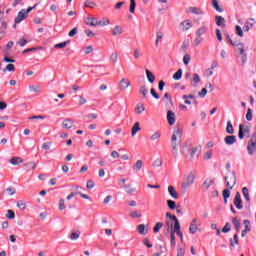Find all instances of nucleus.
<instances>
[{"instance_id":"nucleus-1","label":"nucleus","mask_w":256,"mask_h":256,"mask_svg":"<svg viewBox=\"0 0 256 256\" xmlns=\"http://www.w3.org/2000/svg\"><path fill=\"white\" fill-rule=\"evenodd\" d=\"M182 139L183 129L179 126H176L173 130L170 142V145L172 147V155H174V159H177V157H179V145H181Z\"/></svg>"},{"instance_id":"nucleus-2","label":"nucleus","mask_w":256,"mask_h":256,"mask_svg":"<svg viewBox=\"0 0 256 256\" xmlns=\"http://www.w3.org/2000/svg\"><path fill=\"white\" fill-rule=\"evenodd\" d=\"M193 183H195V172H189L185 176V178L181 184L182 193H187V190L189 189V187L191 185H193Z\"/></svg>"},{"instance_id":"nucleus-3","label":"nucleus","mask_w":256,"mask_h":256,"mask_svg":"<svg viewBox=\"0 0 256 256\" xmlns=\"http://www.w3.org/2000/svg\"><path fill=\"white\" fill-rule=\"evenodd\" d=\"M167 226V234H169L170 239V245L172 249H175L177 245V241L175 240V235H177V232H175V226L173 227V224H171L169 221H166Z\"/></svg>"},{"instance_id":"nucleus-4","label":"nucleus","mask_w":256,"mask_h":256,"mask_svg":"<svg viewBox=\"0 0 256 256\" xmlns=\"http://www.w3.org/2000/svg\"><path fill=\"white\" fill-rule=\"evenodd\" d=\"M30 11H33V7H29L27 10H21L15 18V24L13 25L14 29L17 28V23H21V21L27 19V15H29Z\"/></svg>"},{"instance_id":"nucleus-5","label":"nucleus","mask_w":256,"mask_h":256,"mask_svg":"<svg viewBox=\"0 0 256 256\" xmlns=\"http://www.w3.org/2000/svg\"><path fill=\"white\" fill-rule=\"evenodd\" d=\"M182 153L185 155L186 159H193L197 153V148L187 147V143L182 146Z\"/></svg>"},{"instance_id":"nucleus-6","label":"nucleus","mask_w":256,"mask_h":256,"mask_svg":"<svg viewBox=\"0 0 256 256\" xmlns=\"http://www.w3.org/2000/svg\"><path fill=\"white\" fill-rule=\"evenodd\" d=\"M199 227H201V220L199 218H193L190 222L189 233L195 235V233L200 231Z\"/></svg>"},{"instance_id":"nucleus-7","label":"nucleus","mask_w":256,"mask_h":256,"mask_svg":"<svg viewBox=\"0 0 256 256\" xmlns=\"http://www.w3.org/2000/svg\"><path fill=\"white\" fill-rule=\"evenodd\" d=\"M225 181H226V187L228 189H233L235 187V185L237 184V177L235 176V173L230 172L225 177Z\"/></svg>"},{"instance_id":"nucleus-8","label":"nucleus","mask_w":256,"mask_h":256,"mask_svg":"<svg viewBox=\"0 0 256 256\" xmlns=\"http://www.w3.org/2000/svg\"><path fill=\"white\" fill-rule=\"evenodd\" d=\"M236 51H239L240 55H242V63H245L247 61V54H245V44L238 43L235 44Z\"/></svg>"},{"instance_id":"nucleus-9","label":"nucleus","mask_w":256,"mask_h":256,"mask_svg":"<svg viewBox=\"0 0 256 256\" xmlns=\"http://www.w3.org/2000/svg\"><path fill=\"white\" fill-rule=\"evenodd\" d=\"M247 135H249V126L240 124L238 133L239 139H243Z\"/></svg>"},{"instance_id":"nucleus-10","label":"nucleus","mask_w":256,"mask_h":256,"mask_svg":"<svg viewBox=\"0 0 256 256\" xmlns=\"http://www.w3.org/2000/svg\"><path fill=\"white\" fill-rule=\"evenodd\" d=\"M234 205L239 211L243 209V200L241 199V194L239 192H237L234 197Z\"/></svg>"},{"instance_id":"nucleus-11","label":"nucleus","mask_w":256,"mask_h":256,"mask_svg":"<svg viewBox=\"0 0 256 256\" xmlns=\"http://www.w3.org/2000/svg\"><path fill=\"white\" fill-rule=\"evenodd\" d=\"M255 24H256V20L255 18H249L245 24H244V31H249L250 29H253L255 27Z\"/></svg>"},{"instance_id":"nucleus-12","label":"nucleus","mask_w":256,"mask_h":256,"mask_svg":"<svg viewBox=\"0 0 256 256\" xmlns=\"http://www.w3.org/2000/svg\"><path fill=\"white\" fill-rule=\"evenodd\" d=\"M187 13H191L192 15H204L205 12L199 7L191 6L188 8Z\"/></svg>"},{"instance_id":"nucleus-13","label":"nucleus","mask_w":256,"mask_h":256,"mask_svg":"<svg viewBox=\"0 0 256 256\" xmlns=\"http://www.w3.org/2000/svg\"><path fill=\"white\" fill-rule=\"evenodd\" d=\"M131 83L127 78H122L119 83V89L121 91H125V89H129Z\"/></svg>"},{"instance_id":"nucleus-14","label":"nucleus","mask_w":256,"mask_h":256,"mask_svg":"<svg viewBox=\"0 0 256 256\" xmlns=\"http://www.w3.org/2000/svg\"><path fill=\"white\" fill-rule=\"evenodd\" d=\"M190 83L192 85V87H197V85H199V83H201V76H199V74L194 73L192 75V78L190 79Z\"/></svg>"},{"instance_id":"nucleus-15","label":"nucleus","mask_w":256,"mask_h":256,"mask_svg":"<svg viewBox=\"0 0 256 256\" xmlns=\"http://www.w3.org/2000/svg\"><path fill=\"white\" fill-rule=\"evenodd\" d=\"M180 26L182 27V30L189 31V29L193 27V22H191V20H184L180 23Z\"/></svg>"},{"instance_id":"nucleus-16","label":"nucleus","mask_w":256,"mask_h":256,"mask_svg":"<svg viewBox=\"0 0 256 256\" xmlns=\"http://www.w3.org/2000/svg\"><path fill=\"white\" fill-rule=\"evenodd\" d=\"M168 193L172 199H179V192L173 186H168Z\"/></svg>"},{"instance_id":"nucleus-17","label":"nucleus","mask_w":256,"mask_h":256,"mask_svg":"<svg viewBox=\"0 0 256 256\" xmlns=\"http://www.w3.org/2000/svg\"><path fill=\"white\" fill-rule=\"evenodd\" d=\"M247 150H248L249 155H253V153H255V151H256V141L251 140L248 143Z\"/></svg>"},{"instance_id":"nucleus-18","label":"nucleus","mask_w":256,"mask_h":256,"mask_svg":"<svg viewBox=\"0 0 256 256\" xmlns=\"http://www.w3.org/2000/svg\"><path fill=\"white\" fill-rule=\"evenodd\" d=\"M224 143H226V145H234V143H237V137L233 135L226 136L224 138Z\"/></svg>"},{"instance_id":"nucleus-19","label":"nucleus","mask_w":256,"mask_h":256,"mask_svg":"<svg viewBox=\"0 0 256 256\" xmlns=\"http://www.w3.org/2000/svg\"><path fill=\"white\" fill-rule=\"evenodd\" d=\"M207 31H209V27L208 26H200L196 32L195 35H198L200 37H203V35H205V33H207Z\"/></svg>"},{"instance_id":"nucleus-20","label":"nucleus","mask_w":256,"mask_h":256,"mask_svg":"<svg viewBox=\"0 0 256 256\" xmlns=\"http://www.w3.org/2000/svg\"><path fill=\"white\" fill-rule=\"evenodd\" d=\"M167 121L169 125H175V113L171 110L167 113Z\"/></svg>"},{"instance_id":"nucleus-21","label":"nucleus","mask_w":256,"mask_h":256,"mask_svg":"<svg viewBox=\"0 0 256 256\" xmlns=\"http://www.w3.org/2000/svg\"><path fill=\"white\" fill-rule=\"evenodd\" d=\"M63 129H71L73 127V119L67 118L62 122Z\"/></svg>"},{"instance_id":"nucleus-22","label":"nucleus","mask_w":256,"mask_h":256,"mask_svg":"<svg viewBox=\"0 0 256 256\" xmlns=\"http://www.w3.org/2000/svg\"><path fill=\"white\" fill-rule=\"evenodd\" d=\"M139 131H141V124L139 122H136L131 129L132 137H135V135H137Z\"/></svg>"},{"instance_id":"nucleus-23","label":"nucleus","mask_w":256,"mask_h":256,"mask_svg":"<svg viewBox=\"0 0 256 256\" xmlns=\"http://www.w3.org/2000/svg\"><path fill=\"white\" fill-rule=\"evenodd\" d=\"M99 20L95 17H89L86 19V25H90L91 27H97Z\"/></svg>"},{"instance_id":"nucleus-24","label":"nucleus","mask_w":256,"mask_h":256,"mask_svg":"<svg viewBox=\"0 0 256 256\" xmlns=\"http://www.w3.org/2000/svg\"><path fill=\"white\" fill-rule=\"evenodd\" d=\"M137 231L140 235H147L149 230L145 227V224H139L137 226Z\"/></svg>"},{"instance_id":"nucleus-25","label":"nucleus","mask_w":256,"mask_h":256,"mask_svg":"<svg viewBox=\"0 0 256 256\" xmlns=\"http://www.w3.org/2000/svg\"><path fill=\"white\" fill-rule=\"evenodd\" d=\"M123 33V28L119 25H116L113 29H112V35L114 37H118V35H121Z\"/></svg>"},{"instance_id":"nucleus-26","label":"nucleus","mask_w":256,"mask_h":256,"mask_svg":"<svg viewBox=\"0 0 256 256\" xmlns=\"http://www.w3.org/2000/svg\"><path fill=\"white\" fill-rule=\"evenodd\" d=\"M161 139V132L159 131H155L152 133V135L150 136V141H152L153 143L159 141Z\"/></svg>"},{"instance_id":"nucleus-27","label":"nucleus","mask_w":256,"mask_h":256,"mask_svg":"<svg viewBox=\"0 0 256 256\" xmlns=\"http://www.w3.org/2000/svg\"><path fill=\"white\" fill-rule=\"evenodd\" d=\"M242 194H243L245 201H247V203H251V197L249 196V188L248 187L242 188Z\"/></svg>"},{"instance_id":"nucleus-28","label":"nucleus","mask_w":256,"mask_h":256,"mask_svg":"<svg viewBox=\"0 0 256 256\" xmlns=\"http://www.w3.org/2000/svg\"><path fill=\"white\" fill-rule=\"evenodd\" d=\"M174 233H176V235H178V237H180V241L183 242V232H181V224H176L174 226Z\"/></svg>"},{"instance_id":"nucleus-29","label":"nucleus","mask_w":256,"mask_h":256,"mask_svg":"<svg viewBox=\"0 0 256 256\" xmlns=\"http://www.w3.org/2000/svg\"><path fill=\"white\" fill-rule=\"evenodd\" d=\"M212 7L217 11L218 13H223V8H220L219 6V0H211Z\"/></svg>"},{"instance_id":"nucleus-30","label":"nucleus","mask_w":256,"mask_h":256,"mask_svg":"<svg viewBox=\"0 0 256 256\" xmlns=\"http://www.w3.org/2000/svg\"><path fill=\"white\" fill-rule=\"evenodd\" d=\"M146 77L149 83H155V75L149 69H146Z\"/></svg>"},{"instance_id":"nucleus-31","label":"nucleus","mask_w":256,"mask_h":256,"mask_svg":"<svg viewBox=\"0 0 256 256\" xmlns=\"http://www.w3.org/2000/svg\"><path fill=\"white\" fill-rule=\"evenodd\" d=\"M10 163H11V165H15V166L21 165V163H23V158H21V157H12L10 159Z\"/></svg>"},{"instance_id":"nucleus-32","label":"nucleus","mask_w":256,"mask_h":256,"mask_svg":"<svg viewBox=\"0 0 256 256\" xmlns=\"http://www.w3.org/2000/svg\"><path fill=\"white\" fill-rule=\"evenodd\" d=\"M215 19H216V25L218 27L225 28V18H223L222 16H216Z\"/></svg>"},{"instance_id":"nucleus-33","label":"nucleus","mask_w":256,"mask_h":256,"mask_svg":"<svg viewBox=\"0 0 256 256\" xmlns=\"http://www.w3.org/2000/svg\"><path fill=\"white\" fill-rule=\"evenodd\" d=\"M7 30V22L3 21L0 27V40L5 37V31Z\"/></svg>"},{"instance_id":"nucleus-34","label":"nucleus","mask_w":256,"mask_h":256,"mask_svg":"<svg viewBox=\"0 0 256 256\" xmlns=\"http://www.w3.org/2000/svg\"><path fill=\"white\" fill-rule=\"evenodd\" d=\"M166 217H167V219H171L172 221H174V227H176V225H181L179 223V219H177V216L172 215L171 213L167 212Z\"/></svg>"},{"instance_id":"nucleus-35","label":"nucleus","mask_w":256,"mask_h":256,"mask_svg":"<svg viewBox=\"0 0 256 256\" xmlns=\"http://www.w3.org/2000/svg\"><path fill=\"white\" fill-rule=\"evenodd\" d=\"M226 133H228L229 135H233V133H235V129L233 128V124L231 123V120H228L227 122Z\"/></svg>"},{"instance_id":"nucleus-36","label":"nucleus","mask_w":256,"mask_h":256,"mask_svg":"<svg viewBox=\"0 0 256 256\" xmlns=\"http://www.w3.org/2000/svg\"><path fill=\"white\" fill-rule=\"evenodd\" d=\"M145 111V106L141 103H138L136 104V107H135V113L137 115H141V113H143Z\"/></svg>"},{"instance_id":"nucleus-37","label":"nucleus","mask_w":256,"mask_h":256,"mask_svg":"<svg viewBox=\"0 0 256 256\" xmlns=\"http://www.w3.org/2000/svg\"><path fill=\"white\" fill-rule=\"evenodd\" d=\"M42 92H43V88L41 87V85L39 84L34 85L33 87L34 96L41 95Z\"/></svg>"},{"instance_id":"nucleus-38","label":"nucleus","mask_w":256,"mask_h":256,"mask_svg":"<svg viewBox=\"0 0 256 256\" xmlns=\"http://www.w3.org/2000/svg\"><path fill=\"white\" fill-rule=\"evenodd\" d=\"M79 237H81V232L78 231V230H75V231H73V232L70 234V239H71V241H77V239H79Z\"/></svg>"},{"instance_id":"nucleus-39","label":"nucleus","mask_w":256,"mask_h":256,"mask_svg":"<svg viewBox=\"0 0 256 256\" xmlns=\"http://www.w3.org/2000/svg\"><path fill=\"white\" fill-rule=\"evenodd\" d=\"M143 169V160H137L135 165H134V171L139 172Z\"/></svg>"},{"instance_id":"nucleus-40","label":"nucleus","mask_w":256,"mask_h":256,"mask_svg":"<svg viewBox=\"0 0 256 256\" xmlns=\"http://www.w3.org/2000/svg\"><path fill=\"white\" fill-rule=\"evenodd\" d=\"M110 61L115 65L117 61H119V54L117 52H112L110 55Z\"/></svg>"},{"instance_id":"nucleus-41","label":"nucleus","mask_w":256,"mask_h":256,"mask_svg":"<svg viewBox=\"0 0 256 256\" xmlns=\"http://www.w3.org/2000/svg\"><path fill=\"white\" fill-rule=\"evenodd\" d=\"M204 39L202 38V36L196 35V37L193 40V45L194 47H199L200 43H203Z\"/></svg>"},{"instance_id":"nucleus-42","label":"nucleus","mask_w":256,"mask_h":256,"mask_svg":"<svg viewBox=\"0 0 256 256\" xmlns=\"http://www.w3.org/2000/svg\"><path fill=\"white\" fill-rule=\"evenodd\" d=\"M98 25L100 27H107V25H111V21L107 18H103L102 20L98 21Z\"/></svg>"},{"instance_id":"nucleus-43","label":"nucleus","mask_w":256,"mask_h":256,"mask_svg":"<svg viewBox=\"0 0 256 256\" xmlns=\"http://www.w3.org/2000/svg\"><path fill=\"white\" fill-rule=\"evenodd\" d=\"M214 184H215V180L207 179L204 181L203 187H204V189H209V187H211V185H214Z\"/></svg>"},{"instance_id":"nucleus-44","label":"nucleus","mask_w":256,"mask_h":256,"mask_svg":"<svg viewBox=\"0 0 256 256\" xmlns=\"http://www.w3.org/2000/svg\"><path fill=\"white\" fill-rule=\"evenodd\" d=\"M165 36V34L162 31H157L156 32V41L155 45L156 47L159 45V41Z\"/></svg>"},{"instance_id":"nucleus-45","label":"nucleus","mask_w":256,"mask_h":256,"mask_svg":"<svg viewBox=\"0 0 256 256\" xmlns=\"http://www.w3.org/2000/svg\"><path fill=\"white\" fill-rule=\"evenodd\" d=\"M183 77V69H178V71L173 75L175 81H179Z\"/></svg>"},{"instance_id":"nucleus-46","label":"nucleus","mask_w":256,"mask_h":256,"mask_svg":"<svg viewBox=\"0 0 256 256\" xmlns=\"http://www.w3.org/2000/svg\"><path fill=\"white\" fill-rule=\"evenodd\" d=\"M232 223L235 226L237 233H239V231H241V222H239L237 218H233Z\"/></svg>"},{"instance_id":"nucleus-47","label":"nucleus","mask_w":256,"mask_h":256,"mask_svg":"<svg viewBox=\"0 0 256 256\" xmlns=\"http://www.w3.org/2000/svg\"><path fill=\"white\" fill-rule=\"evenodd\" d=\"M4 193H7L10 196L15 195V193H17V189H15V187H8L4 190Z\"/></svg>"},{"instance_id":"nucleus-48","label":"nucleus","mask_w":256,"mask_h":256,"mask_svg":"<svg viewBox=\"0 0 256 256\" xmlns=\"http://www.w3.org/2000/svg\"><path fill=\"white\" fill-rule=\"evenodd\" d=\"M231 247H235V245H239V236L237 234L234 235L233 239H230Z\"/></svg>"},{"instance_id":"nucleus-49","label":"nucleus","mask_w":256,"mask_h":256,"mask_svg":"<svg viewBox=\"0 0 256 256\" xmlns=\"http://www.w3.org/2000/svg\"><path fill=\"white\" fill-rule=\"evenodd\" d=\"M167 206L169 209H171V211L177 209V203L173 200H167Z\"/></svg>"},{"instance_id":"nucleus-50","label":"nucleus","mask_w":256,"mask_h":256,"mask_svg":"<svg viewBox=\"0 0 256 256\" xmlns=\"http://www.w3.org/2000/svg\"><path fill=\"white\" fill-rule=\"evenodd\" d=\"M163 229V223L162 222H157L153 228L154 233H159Z\"/></svg>"},{"instance_id":"nucleus-51","label":"nucleus","mask_w":256,"mask_h":256,"mask_svg":"<svg viewBox=\"0 0 256 256\" xmlns=\"http://www.w3.org/2000/svg\"><path fill=\"white\" fill-rule=\"evenodd\" d=\"M136 189L131 187V185H126L125 186V192L127 193V195H133V193H135Z\"/></svg>"},{"instance_id":"nucleus-52","label":"nucleus","mask_w":256,"mask_h":256,"mask_svg":"<svg viewBox=\"0 0 256 256\" xmlns=\"http://www.w3.org/2000/svg\"><path fill=\"white\" fill-rule=\"evenodd\" d=\"M213 157V150H208L207 152L204 153L203 159L205 161H209Z\"/></svg>"},{"instance_id":"nucleus-53","label":"nucleus","mask_w":256,"mask_h":256,"mask_svg":"<svg viewBox=\"0 0 256 256\" xmlns=\"http://www.w3.org/2000/svg\"><path fill=\"white\" fill-rule=\"evenodd\" d=\"M69 45V41H64L58 44H55V49H64V47H67Z\"/></svg>"},{"instance_id":"nucleus-54","label":"nucleus","mask_w":256,"mask_h":256,"mask_svg":"<svg viewBox=\"0 0 256 256\" xmlns=\"http://www.w3.org/2000/svg\"><path fill=\"white\" fill-rule=\"evenodd\" d=\"M16 206L18 207V209H21L22 211L25 210V208L27 207V205L25 204V201L23 200L18 201Z\"/></svg>"},{"instance_id":"nucleus-55","label":"nucleus","mask_w":256,"mask_h":256,"mask_svg":"<svg viewBox=\"0 0 256 256\" xmlns=\"http://www.w3.org/2000/svg\"><path fill=\"white\" fill-rule=\"evenodd\" d=\"M130 217H132L133 219H140L141 213H139V211L137 210H134L130 213Z\"/></svg>"},{"instance_id":"nucleus-56","label":"nucleus","mask_w":256,"mask_h":256,"mask_svg":"<svg viewBox=\"0 0 256 256\" xmlns=\"http://www.w3.org/2000/svg\"><path fill=\"white\" fill-rule=\"evenodd\" d=\"M139 93H141V95H143V97H147V93H149V91L147 90V87L145 86H141L139 89Z\"/></svg>"},{"instance_id":"nucleus-57","label":"nucleus","mask_w":256,"mask_h":256,"mask_svg":"<svg viewBox=\"0 0 256 256\" xmlns=\"http://www.w3.org/2000/svg\"><path fill=\"white\" fill-rule=\"evenodd\" d=\"M136 7H137V2H135V0H130V13H135Z\"/></svg>"},{"instance_id":"nucleus-58","label":"nucleus","mask_w":256,"mask_h":256,"mask_svg":"<svg viewBox=\"0 0 256 256\" xmlns=\"http://www.w3.org/2000/svg\"><path fill=\"white\" fill-rule=\"evenodd\" d=\"M152 165L153 167H161V165H163V160L161 158H157Z\"/></svg>"},{"instance_id":"nucleus-59","label":"nucleus","mask_w":256,"mask_h":256,"mask_svg":"<svg viewBox=\"0 0 256 256\" xmlns=\"http://www.w3.org/2000/svg\"><path fill=\"white\" fill-rule=\"evenodd\" d=\"M190 62H191V55H189V54L184 55V57H183L184 65H189Z\"/></svg>"},{"instance_id":"nucleus-60","label":"nucleus","mask_w":256,"mask_h":256,"mask_svg":"<svg viewBox=\"0 0 256 256\" xmlns=\"http://www.w3.org/2000/svg\"><path fill=\"white\" fill-rule=\"evenodd\" d=\"M85 104H87V99L84 96H80L79 101H78V105L81 107Z\"/></svg>"},{"instance_id":"nucleus-61","label":"nucleus","mask_w":256,"mask_h":256,"mask_svg":"<svg viewBox=\"0 0 256 256\" xmlns=\"http://www.w3.org/2000/svg\"><path fill=\"white\" fill-rule=\"evenodd\" d=\"M140 57H143V53H141V50L135 49L134 50V58L140 59Z\"/></svg>"},{"instance_id":"nucleus-62","label":"nucleus","mask_w":256,"mask_h":256,"mask_svg":"<svg viewBox=\"0 0 256 256\" xmlns=\"http://www.w3.org/2000/svg\"><path fill=\"white\" fill-rule=\"evenodd\" d=\"M6 217L7 219H15V212H13V210H8Z\"/></svg>"},{"instance_id":"nucleus-63","label":"nucleus","mask_w":256,"mask_h":256,"mask_svg":"<svg viewBox=\"0 0 256 256\" xmlns=\"http://www.w3.org/2000/svg\"><path fill=\"white\" fill-rule=\"evenodd\" d=\"M236 35H238V37H243V29L241 26H236Z\"/></svg>"},{"instance_id":"nucleus-64","label":"nucleus","mask_w":256,"mask_h":256,"mask_svg":"<svg viewBox=\"0 0 256 256\" xmlns=\"http://www.w3.org/2000/svg\"><path fill=\"white\" fill-rule=\"evenodd\" d=\"M176 256H185V248H178Z\"/></svg>"}]
</instances>
